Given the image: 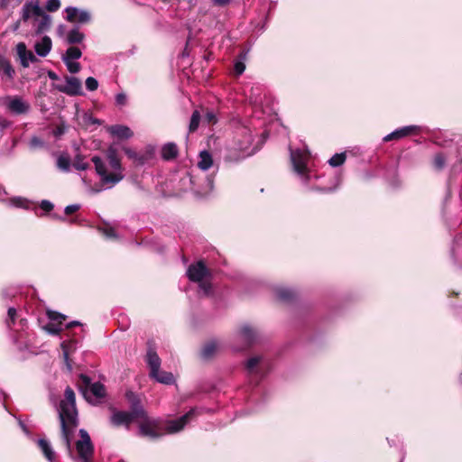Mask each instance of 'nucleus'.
<instances>
[{
    "instance_id": "38",
    "label": "nucleus",
    "mask_w": 462,
    "mask_h": 462,
    "mask_svg": "<svg viewBox=\"0 0 462 462\" xmlns=\"http://www.w3.org/2000/svg\"><path fill=\"white\" fill-rule=\"evenodd\" d=\"M446 162V159L442 153H438L434 157L433 164L437 170H441L444 168Z\"/></svg>"
},
{
    "instance_id": "22",
    "label": "nucleus",
    "mask_w": 462,
    "mask_h": 462,
    "mask_svg": "<svg viewBox=\"0 0 462 462\" xmlns=\"http://www.w3.org/2000/svg\"><path fill=\"white\" fill-rule=\"evenodd\" d=\"M85 39V34L80 32L79 27H75L68 32L66 41L69 44L81 43Z\"/></svg>"
},
{
    "instance_id": "58",
    "label": "nucleus",
    "mask_w": 462,
    "mask_h": 462,
    "mask_svg": "<svg viewBox=\"0 0 462 462\" xmlns=\"http://www.w3.org/2000/svg\"><path fill=\"white\" fill-rule=\"evenodd\" d=\"M81 378L87 385L89 384V378L88 376L81 375Z\"/></svg>"
},
{
    "instance_id": "37",
    "label": "nucleus",
    "mask_w": 462,
    "mask_h": 462,
    "mask_svg": "<svg viewBox=\"0 0 462 462\" xmlns=\"http://www.w3.org/2000/svg\"><path fill=\"white\" fill-rule=\"evenodd\" d=\"M199 120H200V114L198 110H195L192 113L191 118H190V123H189V132H194L198 129Z\"/></svg>"
},
{
    "instance_id": "11",
    "label": "nucleus",
    "mask_w": 462,
    "mask_h": 462,
    "mask_svg": "<svg viewBox=\"0 0 462 462\" xmlns=\"http://www.w3.org/2000/svg\"><path fill=\"white\" fill-rule=\"evenodd\" d=\"M47 316L50 319V323L43 327L51 335H59L62 330V322L65 320L66 316L53 310H48Z\"/></svg>"
},
{
    "instance_id": "63",
    "label": "nucleus",
    "mask_w": 462,
    "mask_h": 462,
    "mask_svg": "<svg viewBox=\"0 0 462 462\" xmlns=\"http://www.w3.org/2000/svg\"><path fill=\"white\" fill-rule=\"evenodd\" d=\"M461 161H462V156H461Z\"/></svg>"
},
{
    "instance_id": "47",
    "label": "nucleus",
    "mask_w": 462,
    "mask_h": 462,
    "mask_svg": "<svg viewBox=\"0 0 462 462\" xmlns=\"http://www.w3.org/2000/svg\"><path fill=\"white\" fill-rule=\"evenodd\" d=\"M127 97L125 93H118L116 96V103L118 106H125L126 104Z\"/></svg>"
},
{
    "instance_id": "45",
    "label": "nucleus",
    "mask_w": 462,
    "mask_h": 462,
    "mask_svg": "<svg viewBox=\"0 0 462 462\" xmlns=\"http://www.w3.org/2000/svg\"><path fill=\"white\" fill-rule=\"evenodd\" d=\"M12 204L18 208H28V201L22 198H14L12 200Z\"/></svg>"
},
{
    "instance_id": "39",
    "label": "nucleus",
    "mask_w": 462,
    "mask_h": 462,
    "mask_svg": "<svg viewBox=\"0 0 462 462\" xmlns=\"http://www.w3.org/2000/svg\"><path fill=\"white\" fill-rule=\"evenodd\" d=\"M64 63L66 64L67 69L70 73L75 74L80 70V64L77 61L67 60V61H64Z\"/></svg>"
},
{
    "instance_id": "31",
    "label": "nucleus",
    "mask_w": 462,
    "mask_h": 462,
    "mask_svg": "<svg viewBox=\"0 0 462 462\" xmlns=\"http://www.w3.org/2000/svg\"><path fill=\"white\" fill-rule=\"evenodd\" d=\"M276 296L281 300H290L294 297V291L289 288L280 287L276 289Z\"/></svg>"
},
{
    "instance_id": "16",
    "label": "nucleus",
    "mask_w": 462,
    "mask_h": 462,
    "mask_svg": "<svg viewBox=\"0 0 462 462\" xmlns=\"http://www.w3.org/2000/svg\"><path fill=\"white\" fill-rule=\"evenodd\" d=\"M145 360L150 368V375H155L161 367V358L151 346L148 347Z\"/></svg>"
},
{
    "instance_id": "1",
    "label": "nucleus",
    "mask_w": 462,
    "mask_h": 462,
    "mask_svg": "<svg viewBox=\"0 0 462 462\" xmlns=\"http://www.w3.org/2000/svg\"><path fill=\"white\" fill-rule=\"evenodd\" d=\"M59 417L61 426L62 439L68 452L71 454V439L78 426V411L76 408L75 393L69 386L65 389L64 398L60 403Z\"/></svg>"
},
{
    "instance_id": "40",
    "label": "nucleus",
    "mask_w": 462,
    "mask_h": 462,
    "mask_svg": "<svg viewBox=\"0 0 462 462\" xmlns=\"http://www.w3.org/2000/svg\"><path fill=\"white\" fill-rule=\"evenodd\" d=\"M17 316L16 309L11 307L7 311L6 325L10 328L12 324H14L15 318Z\"/></svg>"
},
{
    "instance_id": "8",
    "label": "nucleus",
    "mask_w": 462,
    "mask_h": 462,
    "mask_svg": "<svg viewBox=\"0 0 462 462\" xmlns=\"http://www.w3.org/2000/svg\"><path fill=\"white\" fill-rule=\"evenodd\" d=\"M5 105L8 111L14 115H24L30 110V104L19 96H7Z\"/></svg>"
},
{
    "instance_id": "44",
    "label": "nucleus",
    "mask_w": 462,
    "mask_h": 462,
    "mask_svg": "<svg viewBox=\"0 0 462 462\" xmlns=\"http://www.w3.org/2000/svg\"><path fill=\"white\" fill-rule=\"evenodd\" d=\"M73 166L79 171H85L88 168V164L83 161L80 157H77Z\"/></svg>"
},
{
    "instance_id": "30",
    "label": "nucleus",
    "mask_w": 462,
    "mask_h": 462,
    "mask_svg": "<svg viewBox=\"0 0 462 462\" xmlns=\"http://www.w3.org/2000/svg\"><path fill=\"white\" fill-rule=\"evenodd\" d=\"M57 167L59 170L64 172H68L70 170V158L68 154H60L57 159Z\"/></svg>"
},
{
    "instance_id": "57",
    "label": "nucleus",
    "mask_w": 462,
    "mask_h": 462,
    "mask_svg": "<svg viewBox=\"0 0 462 462\" xmlns=\"http://www.w3.org/2000/svg\"><path fill=\"white\" fill-rule=\"evenodd\" d=\"M74 326H81V323L79 321H72L67 325V328H72Z\"/></svg>"
},
{
    "instance_id": "9",
    "label": "nucleus",
    "mask_w": 462,
    "mask_h": 462,
    "mask_svg": "<svg viewBox=\"0 0 462 462\" xmlns=\"http://www.w3.org/2000/svg\"><path fill=\"white\" fill-rule=\"evenodd\" d=\"M65 19L70 23H88L91 21V14L88 10L68 6L64 10Z\"/></svg>"
},
{
    "instance_id": "19",
    "label": "nucleus",
    "mask_w": 462,
    "mask_h": 462,
    "mask_svg": "<svg viewBox=\"0 0 462 462\" xmlns=\"http://www.w3.org/2000/svg\"><path fill=\"white\" fill-rule=\"evenodd\" d=\"M0 73L3 78L5 77L9 80L14 79L15 74L11 62L3 56H0Z\"/></svg>"
},
{
    "instance_id": "13",
    "label": "nucleus",
    "mask_w": 462,
    "mask_h": 462,
    "mask_svg": "<svg viewBox=\"0 0 462 462\" xmlns=\"http://www.w3.org/2000/svg\"><path fill=\"white\" fill-rule=\"evenodd\" d=\"M16 52L23 68L29 67L30 62L37 61L35 55L32 51H27L24 42H19L16 45Z\"/></svg>"
},
{
    "instance_id": "52",
    "label": "nucleus",
    "mask_w": 462,
    "mask_h": 462,
    "mask_svg": "<svg viewBox=\"0 0 462 462\" xmlns=\"http://www.w3.org/2000/svg\"><path fill=\"white\" fill-rule=\"evenodd\" d=\"M104 234L106 237H115L116 236L115 230L111 227L105 229Z\"/></svg>"
},
{
    "instance_id": "20",
    "label": "nucleus",
    "mask_w": 462,
    "mask_h": 462,
    "mask_svg": "<svg viewBox=\"0 0 462 462\" xmlns=\"http://www.w3.org/2000/svg\"><path fill=\"white\" fill-rule=\"evenodd\" d=\"M36 53L41 57H45L51 50V40L48 36H44L41 42H38L34 46Z\"/></svg>"
},
{
    "instance_id": "61",
    "label": "nucleus",
    "mask_w": 462,
    "mask_h": 462,
    "mask_svg": "<svg viewBox=\"0 0 462 462\" xmlns=\"http://www.w3.org/2000/svg\"><path fill=\"white\" fill-rule=\"evenodd\" d=\"M209 186L212 187V180H209Z\"/></svg>"
},
{
    "instance_id": "46",
    "label": "nucleus",
    "mask_w": 462,
    "mask_h": 462,
    "mask_svg": "<svg viewBox=\"0 0 462 462\" xmlns=\"http://www.w3.org/2000/svg\"><path fill=\"white\" fill-rule=\"evenodd\" d=\"M204 120L208 124V125H213V124H216L217 123V117H216V115L213 111H207L205 116H204Z\"/></svg>"
},
{
    "instance_id": "14",
    "label": "nucleus",
    "mask_w": 462,
    "mask_h": 462,
    "mask_svg": "<svg viewBox=\"0 0 462 462\" xmlns=\"http://www.w3.org/2000/svg\"><path fill=\"white\" fill-rule=\"evenodd\" d=\"M43 11L40 7L38 2H28L26 3L22 9V19L26 22L31 17H35L36 19L42 15Z\"/></svg>"
},
{
    "instance_id": "29",
    "label": "nucleus",
    "mask_w": 462,
    "mask_h": 462,
    "mask_svg": "<svg viewBox=\"0 0 462 462\" xmlns=\"http://www.w3.org/2000/svg\"><path fill=\"white\" fill-rule=\"evenodd\" d=\"M82 55V52L80 51L79 48L78 47H69L67 51H66V53L62 56V60L63 61H67V60H78L81 57Z\"/></svg>"
},
{
    "instance_id": "5",
    "label": "nucleus",
    "mask_w": 462,
    "mask_h": 462,
    "mask_svg": "<svg viewBox=\"0 0 462 462\" xmlns=\"http://www.w3.org/2000/svg\"><path fill=\"white\" fill-rule=\"evenodd\" d=\"M139 432L142 436L157 439L164 434L160 420L151 419L144 411L143 416H139Z\"/></svg>"
},
{
    "instance_id": "43",
    "label": "nucleus",
    "mask_w": 462,
    "mask_h": 462,
    "mask_svg": "<svg viewBox=\"0 0 462 462\" xmlns=\"http://www.w3.org/2000/svg\"><path fill=\"white\" fill-rule=\"evenodd\" d=\"M29 146L31 149L42 148L44 146V142L41 138L33 136L30 140Z\"/></svg>"
},
{
    "instance_id": "28",
    "label": "nucleus",
    "mask_w": 462,
    "mask_h": 462,
    "mask_svg": "<svg viewBox=\"0 0 462 462\" xmlns=\"http://www.w3.org/2000/svg\"><path fill=\"white\" fill-rule=\"evenodd\" d=\"M38 445L41 448V449L43 452V454L46 457V458L50 462H53V460H54V452H53L50 443L47 440H45L43 439H41L38 440Z\"/></svg>"
},
{
    "instance_id": "41",
    "label": "nucleus",
    "mask_w": 462,
    "mask_h": 462,
    "mask_svg": "<svg viewBox=\"0 0 462 462\" xmlns=\"http://www.w3.org/2000/svg\"><path fill=\"white\" fill-rule=\"evenodd\" d=\"M86 88L89 91H95L98 88V82L97 80L93 78V77H88L87 79H86Z\"/></svg>"
},
{
    "instance_id": "18",
    "label": "nucleus",
    "mask_w": 462,
    "mask_h": 462,
    "mask_svg": "<svg viewBox=\"0 0 462 462\" xmlns=\"http://www.w3.org/2000/svg\"><path fill=\"white\" fill-rule=\"evenodd\" d=\"M108 132L119 139H130L134 135L133 131L128 126L123 125H111L108 128Z\"/></svg>"
},
{
    "instance_id": "59",
    "label": "nucleus",
    "mask_w": 462,
    "mask_h": 462,
    "mask_svg": "<svg viewBox=\"0 0 462 462\" xmlns=\"http://www.w3.org/2000/svg\"><path fill=\"white\" fill-rule=\"evenodd\" d=\"M20 324H21V327L23 328L25 326V324H26V319H20Z\"/></svg>"
},
{
    "instance_id": "60",
    "label": "nucleus",
    "mask_w": 462,
    "mask_h": 462,
    "mask_svg": "<svg viewBox=\"0 0 462 462\" xmlns=\"http://www.w3.org/2000/svg\"><path fill=\"white\" fill-rule=\"evenodd\" d=\"M92 460H87V461H80L79 460V462H91Z\"/></svg>"
},
{
    "instance_id": "36",
    "label": "nucleus",
    "mask_w": 462,
    "mask_h": 462,
    "mask_svg": "<svg viewBox=\"0 0 462 462\" xmlns=\"http://www.w3.org/2000/svg\"><path fill=\"white\" fill-rule=\"evenodd\" d=\"M39 18H41V21L38 24L37 32H42L45 31L50 26L51 18L49 15L45 14L44 13Z\"/></svg>"
},
{
    "instance_id": "34",
    "label": "nucleus",
    "mask_w": 462,
    "mask_h": 462,
    "mask_svg": "<svg viewBox=\"0 0 462 462\" xmlns=\"http://www.w3.org/2000/svg\"><path fill=\"white\" fill-rule=\"evenodd\" d=\"M261 357L260 356H254L247 360L245 367L250 374H254L256 373V367L258 364L260 363Z\"/></svg>"
},
{
    "instance_id": "32",
    "label": "nucleus",
    "mask_w": 462,
    "mask_h": 462,
    "mask_svg": "<svg viewBox=\"0 0 462 462\" xmlns=\"http://www.w3.org/2000/svg\"><path fill=\"white\" fill-rule=\"evenodd\" d=\"M217 346L216 342H209L204 346L201 350V356L205 359L210 358L217 351Z\"/></svg>"
},
{
    "instance_id": "3",
    "label": "nucleus",
    "mask_w": 462,
    "mask_h": 462,
    "mask_svg": "<svg viewBox=\"0 0 462 462\" xmlns=\"http://www.w3.org/2000/svg\"><path fill=\"white\" fill-rule=\"evenodd\" d=\"M126 396L131 402V411H124L114 410L110 417V423L115 427L124 426L128 430L132 422L137 421L139 416L144 415V410L133 393H128Z\"/></svg>"
},
{
    "instance_id": "33",
    "label": "nucleus",
    "mask_w": 462,
    "mask_h": 462,
    "mask_svg": "<svg viewBox=\"0 0 462 462\" xmlns=\"http://www.w3.org/2000/svg\"><path fill=\"white\" fill-rule=\"evenodd\" d=\"M246 55H247V52L245 51V52H242L240 55H239V58L240 60H236L235 62V65H234V70H235V73L237 75V76H240L244 73L245 69V64L244 62V60L246 59Z\"/></svg>"
},
{
    "instance_id": "27",
    "label": "nucleus",
    "mask_w": 462,
    "mask_h": 462,
    "mask_svg": "<svg viewBox=\"0 0 462 462\" xmlns=\"http://www.w3.org/2000/svg\"><path fill=\"white\" fill-rule=\"evenodd\" d=\"M123 151L129 159L133 160L134 162H137L138 164H143L147 160L145 155L138 153L130 147H124Z\"/></svg>"
},
{
    "instance_id": "21",
    "label": "nucleus",
    "mask_w": 462,
    "mask_h": 462,
    "mask_svg": "<svg viewBox=\"0 0 462 462\" xmlns=\"http://www.w3.org/2000/svg\"><path fill=\"white\" fill-rule=\"evenodd\" d=\"M179 150L174 143H167L162 148V157L165 161H171L178 156Z\"/></svg>"
},
{
    "instance_id": "23",
    "label": "nucleus",
    "mask_w": 462,
    "mask_h": 462,
    "mask_svg": "<svg viewBox=\"0 0 462 462\" xmlns=\"http://www.w3.org/2000/svg\"><path fill=\"white\" fill-rule=\"evenodd\" d=\"M91 394L96 400L102 399L106 396V388L99 382L91 383L86 394Z\"/></svg>"
},
{
    "instance_id": "4",
    "label": "nucleus",
    "mask_w": 462,
    "mask_h": 462,
    "mask_svg": "<svg viewBox=\"0 0 462 462\" xmlns=\"http://www.w3.org/2000/svg\"><path fill=\"white\" fill-rule=\"evenodd\" d=\"M187 276L189 281L199 283V289L205 295L210 294L211 283L209 278L211 274L202 261L190 264L187 270Z\"/></svg>"
},
{
    "instance_id": "24",
    "label": "nucleus",
    "mask_w": 462,
    "mask_h": 462,
    "mask_svg": "<svg viewBox=\"0 0 462 462\" xmlns=\"http://www.w3.org/2000/svg\"><path fill=\"white\" fill-rule=\"evenodd\" d=\"M74 348V342L70 341V342H67V341H64L61 343V349H62V353H63V358H64V361H65V365H66V367H67V370L69 372H71L72 371V365H71V362L69 360V354L70 352L72 351V349Z\"/></svg>"
},
{
    "instance_id": "62",
    "label": "nucleus",
    "mask_w": 462,
    "mask_h": 462,
    "mask_svg": "<svg viewBox=\"0 0 462 462\" xmlns=\"http://www.w3.org/2000/svg\"><path fill=\"white\" fill-rule=\"evenodd\" d=\"M460 380H462V374H460Z\"/></svg>"
},
{
    "instance_id": "42",
    "label": "nucleus",
    "mask_w": 462,
    "mask_h": 462,
    "mask_svg": "<svg viewBox=\"0 0 462 462\" xmlns=\"http://www.w3.org/2000/svg\"><path fill=\"white\" fill-rule=\"evenodd\" d=\"M60 7V0H47L46 9L49 12H55Z\"/></svg>"
},
{
    "instance_id": "7",
    "label": "nucleus",
    "mask_w": 462,
    "mask_h": 462,
    "mask_svg": "<svg viewBox=\"0 0 462 462\" xmlns=\"http://www.w3.org/2000/svg\"><path fill=\"white\" fill-rule=\"evenodd\" d=\"M309 154L300 150H291V161L293 170L307 181L309 175L307 173V161Z\"/></svg>"
},
{
    "instance_id": "51",
    "label": "nucleus",
    "mask_w": 462,
    "mask_h": 462,
    "mask_svg": "<svg viewBox=\"0 0 462 462\" xmlns=\"http://www.w3.org/2000/svg\"><path fill=\"white\" fill-rule=\"evenodd\" d=\"M250 144H251V137L248 136L243 143L239 144L238 148L240 150H245Z\"/></svg>"
},
{
    "instance_id": "10",
    "label": "nucleus",
    "mask_w": 462,
    "mask_h": 462,
    "mask_svg": "<svg viewBox=\"0 0 462 462\" xmlns=\"http://www.w3.org/2000/svg\"><path fill=\"white\" fill-rule=\"evenodd\" d=\"M65 81V84H57L55 88L71 97L82 95L81 82L78 78L66 77Z\"/></svg>"
},
{
    "instance_id": "12",
    "label": "nucleus",
    "mask_w": 462,
    "mask_h": 462,
    "mask_svg": "<svg viewBox=\"0 0 462 462\" xmlns=\"http://www.w3.org/2000/svg\"><path fill=\"white\" fill-rule=\"evenodd\" d=\"M196 414L197 410L191 409L180 418L169 420L166 424V432L172 434L180 431Z\"/></svg>"
},
{
    "instance_id": "25",
    "label": "nucleus",
    "mask_w": 462,
    "mask_h": 462,
    "mask_svg": "<svg viewBox=\"0 0 462 462\" xmlns=\"http://www.w3.org/2000/svg\"><path fill=\"white\" fill-rule=\"evenodd\" d=\"M212 164L213 159L211 154L208 151L200 152L198 167L202 171H208L212 166Z\"/></svg>"
},
{
    "instance_id": "26",
    "label": "nucleus",
    "mask_w": 462,
    "mask_h": 462,
    "mask_svg": "<svg viewBox=\"0 0 462 462\" xmlns=\"http://www.w3.org/2000/svg\"><path fill=\"white\" fill-rule=\"evenodd\" d=\"M150 376L161 383L172 384L174 383V376L171 373L161 371L160 369H158V372L155 375Z\"/></svg>"
},
{
    "instance_id": "35",
    "label": "nucleus",
    "mask_w": 462,
    "mask_h": 462,
    "mask_svg": "<svg viewBox=\"0 0 462 462\" xmlns=\"http://www.w3.org/2000/svg\"><path fill=\"white\" fill-rule=\"evenodd\" d=\"M345 161H346V153L345 152H341V153L334 154L328 160V163L332 167H338V166L342 165L345 162Z\"/></svg>"
},
{
    "instance_id": "55",
    "label": "nucleus",
    "mask_w": 462,
    "mask_h": 462,
    "mask_svg": "<svg viewBox=\"0 0 462 462\" xmlns=\"http://www.w3.org/2000/svg\"><path fill=\"white\" fill-rule=\"evenodd\" d=\"M48 77H49V79H51V80H57V79H59L58 75H57L54 71H51V70L48 71Z\"/></svg>"
},
{
    "instance_id": "53",
    "label": "nucleus",
    "mask_w": 462,
    "mask_h": 462,
    "mask_svg": "<svg viewBox=\"0 0 462 462\" xmlns=\"http://www.w3.org/2000/svg\"><path fill=\"white\" fill-rule=\"evenodd\" d=\"M10 125V122L5 118L0 119V130H3Z\"/></svg>"
},
{
    "instance_id": "49",
    "label": "nucleus",
    "mask_w": 462,
    "mask_h": 462,
    "mask_svg": "<svg viewBox=\"0 0 462 462\" xmlns=\"http://www.w3.org/2000/svg\"><path fill=\"white\" fill-rule=\"evenodd\" d=\"M79 208H80V206H79V205H78V204H72V205H69V206H67V207L65 208V210H64V211H65V214H66V215H70V214H72V213L76 212L77 210H79Z\"/></svg>"
},
{
    "instance_id": "48",
    "label": "nucleus",
    "mask_w": 462,
    "mask_h": 462,
    "mask_svg": "<svg viewBox=\"0 0 462 462\" xmlns=\"http://www.w3.org/2000/svg\"><path fill=\"white\" fill-rule=\"evenodd\" d=\"M40 207L42 210L49 212L53 208V204L49 200H42Z\"/></svg>"
},
{
    "instance_id": "56",
    "label": "nucleus",
    "mask_w": 462,
    "mask_h": 462,
    "mask_svg": "<svg viewBox=\"0 0 462 462\" xmlns=\"http://www.w3.org/2000/svg\"><path fill=\"white\" fill-rule=\"evenodd\" d=\"M64 134V129H62L61 127H57L55 130H54V134L56 136H60L61 134Z\"/></svg>"
},
{
    "instance_id": "6",
    "label": "nucleus",
    "mask_w": 462,
    "mask_h": 462,
    "mask_svg": "<svg viewBox=\"0 0 462 462\" xmlns=\"http://www.w3.org/2000/svg\"><path fill=\"white\" fill-rule=\"evenodd\" d=\"M80 439L76 442V449L79 455V460H92L94 447L90 437L84 429L79 430Z\"/></svg>"
},
{
    "instance_id": "17",
    "label": "nucleus",
    "mask_w": 462,
    "mask_h": 462,
    "mask_svg": "<svg viewBox=\"0 0 462 462\" xmlns=\"http://www.w3.org/2000/svg\"><path fill=\"white\" fill-rule=\"evenodd\" d=\"M239 337H240L241 340L244 341L245 347H247L250 345H252L254 342L256 341L257 333L250 326L245 325L240 329Z\"/></svg>"
},
{
    "instance_id": "2",
    "label": "nucleus",
    "mask_w": 462,
    "mask_h": 462,
    "mask_svg": "<svg viewBox=\"0 0 462 462\" xmlns=\"http://www.w3.org/2000/svg\"><path fill=\"white\" fill-rule=\"evenodd\" d=\"M106 157L112 170L111 172H108L106 164L100 157L94 156L92 162L97 175L100 177L102 185L109 189L123 180L124 175L122 173V166L117 155V151L114 146L108 147L106 150Z\"/></svg>"
},
{
    "instance_id": "54",
    "label": "nucleus",
    "mask_w": 462,
    "mask_h": 462,
    "mask_svg": "<svg viewBox=\"0 0 462 462\" xmlns=\"http://www.w3.org/2000/svg\"><path fill=\"white\" fill-rule=\"evenodd\" d=\"M17 5L21 4L23 0H16ZM9 0H0V8H5L8 5Z\"/></svg>"
},
{
    "instance_id": "15",
    "label": "nucleus",
    "mask_w": 462,
    "mask_h": 462,
    "mask_svg": "<svg viewBox=\"0 0 462 462\" xmlns=\"http://www.w3.org/2000/svg\"><path fill=\"white\" fill-rule=\"evenodd\" d=\"M419 129L420 127L417 125L403 126L384 136L383 141L389 142L393 139H402L405 136L415 134Z\"/></svg>"
},
{
    "instance_id": "50",
    "label": "nucleus",
    "mask_w": 462,
    "mask_h": 462,
    "mask_svg": "<svg viewBox=\"0 0 462 462\" xmlns=\"http://www.w3.org/2000/svg\"><path fill=\"white\" fill-rule=\"evenodd\" d=\"M215 5L225 6L231 3L232 0H211Z\"/></svg>"
}]
</instances>
